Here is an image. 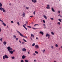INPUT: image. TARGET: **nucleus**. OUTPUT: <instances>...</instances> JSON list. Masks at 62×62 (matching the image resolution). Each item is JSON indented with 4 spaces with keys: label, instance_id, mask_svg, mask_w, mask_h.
Masks as SVG:
<instances>
[{
    "label": "nucleus",
    "instance_id": "nucleus-1",
    "mask_svg": "<svg viewBox=\"0 0 62 62\" xmlns=\"http://www.w3.org/2000/svg\"><path fill=\"white\" fill-rule=\"evenodd\" d=\"M7 49L8 51H9V53L11 54H13V51H12L13 49L12 48H11L10 47L8 46L7 47Z\"/></svg>",
    "mask_w": 62,
    "mask_h": 62
},
{
    "label": "nucleus",
    "instance_id": "nucleus-2",
    "mask_svg": "<svg viewBox=\"0 0 62 62\" xmlns=\"http://www.w3.org/2000/svg\"><path fill=\"white\" fill-rule=\"evenodd\" d=\"M16 31L19 34H20V36H22V37H24V38H26V39H27V37H25V36H23L22 34L19 31H18V30H16Z\"/></svg>",
    "mask_w": 62,
    "mask_h": 62
},
{
    "label": "nucleus",
    "instance_id": "nucleus-3",
    "mask_svg": "<svg viewBox=\"0 0 62 62\" xmlns=\"http://www.w3.org/2000/svg\"><path fill=\"white\" fill-rule=\"evenodd\" d=\"M3 59H5V58H8V55H5L3 56Z\"/></svg>",
    "mask_w": 62,
    "mask_h": 62
},
{
    "label": "nucleus",
    "instance_id": "nucleus-4",
    "mask_svg": "<svg viewBox=\"0 0 62 62\" xmlns=\"http://www.w3.org/2000/svg\"><path fill=\"white\" fill-rule=\"evenodd\" d=\"M50 35L48 33H47L46 34V37H48V39H50Z\"/></svg>",
    "mask_w": 62,
    "mask_h": 62
},
{
    "label": "nucleus",
    "instance_id": "nucleus-5",
    "mask_svg": "<svg viewBox=\"0 0 62 62\" xmlns=\"http://www.w3.org/2000/svg\"><path fill=\"white\" fill-rule=\"evenodd\" d=\"M25 57H26V56H25L24 55H23L22 56V59H24Z\"/></svg>",
    "mask_w": 62,
    "mask_h": 62
},
{
    "label": "nucleus",
    "instance_id": "nucleus-6",
    "mask_svg": "<svg viewBox=\"0 0 62 62\" xmlns=\"http://www.w3.org/2000/svg\"><path fill=\"white\" fill-rule=\"evenodd\" d=\"M35 47L36 49H38L39 48V46L38 45H36L35 46Z\"/></svg>",
    "mask_w": 62,
    "mask_h": 62
},
{
    "label": "nucleus",
    "instance_id": "nucleus-7",
    "mask_svg": "<svg viewBox=\"0 0 62 62\" xmlns=\"http://www.w3.org/2000/svg\"><path fill=\"white\" fill-rule=\"evenodd\" d=\"M39 34H41L42 35H43L44 34V33L42 31H40L39 32Z\"/></svg>",
    "mask_w": 62,
    "mask_h": 62
},
{
    "label": "nucleus",
    "instance_id": "nucleus-8",
    "mask_svg": "<svg viewBox=\"0 0 62 62\" xmlns=\"http://www.w3.org/2000/svg\"><path fill=\"white\" fill-rule=\"evenodd\" d=\"M22 51L23 52H26V50L25 48H23L22 49Z\"/></svg>",
    "mask_w": 62,
    "mask_h": 62
},
{
    "label": "nucleus",
    "instance_id": "nucleus-9",
    "mask_svg": "<svg viewBox=\"0 0 62 62\" xmlns=\"http://www.w3.org/2000/svg\"><path fill=\"white\" fill-rule=\"evenodd\" d=\"M43 26L44 27V29H45V28H46V25H45V24H43Z\"/></svg>",
    "mask_w": 62,
    "mask_h": 62
},
{
    "label": "nucleus",
    "instance_id": "nucleus-10",
    "mask_svg": "<svg viewBox=\"0 0 62 62\" xmlns=\"http://www.w3.org/2000/svg\"><path fill=\"white\" fill-rule=\"evenodd\" d=\"M3 44L4 45H6V44H7V42L6 41H4L3 42Z\"/></svg>",
    "mask_w": 62,
    "mask_h": 62
},
{
    "label": "nucleus",
    "instance_id": "nucleus-11",
    "mask_svg": "<svg viewBox=\"0 0 62 62\" xmlns=\"http://www.w3.org/2000/svg\"><path fill=\"white\" fill-rule=\"evenodd\" d=\"M31 37L32 38H33H33H34L35 37V36H34V35L33 34H31Z\"/></svg>",
    "mask_w": 62,
    "mask_h": 62
},
{
    "label": "nucleus",
    "instance_id": "nucleus-12",
    "mask_svg": "<svg viewBox=\"0 0 62 62\" xmlns=\"http://www.w3.org/2000/svg\"><path fill=\"white\" fill-rule=\"evenodd\" d=\"M23 27L24 28H25V29H26V30H27V28H26V27H25V26H24V25H23Z\"/></svg>",
    "mask_w": 62,
    "mask_h": 62
},
{
    "label": "nucleus",
    "instance_id": "nucleus-13",
    "mask_svg": "<svg viewBox=\"0 0 62 62\" xmlns=\"http://www.w3.org/2000/svg\"><path fill=\"white\" fill-rule=\"evenodd\" d=\"M51 9L52 11H53V12H55V11L54 10V8H52Z\"/></svg>",
    "mask_w": 62,
    "mask_h": 62
},
{
    "label": "nucleus",
    "instance_id": "nucleus-14",
    "mask_svg": "<svg viewBox=\"0 0 62 62\" xmlns=\"http://www.w3.org/2000/svg\"><path fill=\"white\" fill-rule=\"evenodd\" d=\"M2 24H3V25H4V26H6V24H5V23H4V22H3H3H2Z\"/></svg>",
    "mask_w": 62,
    "mask_h": 62
},
{
    "label": "nucleus",
    "instance_id": "nucleus-15",
    "mask_svg": "<svg viewBox=\"0 0 62 62\" xmlns=\"http://www.w3.org/2000/svg\"><path fill=\"white\" fill-rule=\"evenodd\" d=\"M2 6H3L2 4L0 2V8L2 7Z\"/></svg>",
    "mask_w": 62,
    "mask_h": 62
},
{
    "label": "nucleus",
    "instance_id": "nucleus-16",
    "mask_svg": "<svg viewBox=\"0 0 62 62\" xmlns=\"http://www.w3.org/2000/svg\"><path fill=\"white\" fill-rule=\"evenodd\" d=\"M22 15L23 16V17H25V13L24 12H23V14Z\"/></svg>",
    "mask_w": 62,
    "mask_h": 62
},
{
    "label": "nucleus",
    "instance_id": "nucleus-17",
    "mask_svg": "<svg viewBox=\"0 0 62 62\" xmlns=\"http://www.w3.org/2000/svg\"><path fill=\"white\" fill-rule=\"evenodd\" d=\"M2 11L3 12H6V10L5 9H4L3 8V9H2Z\"/></svg>",
    "mask_w": 62,
    "mask_h": 62
},
{
    "label": "nucleus",
    "instance_id": "nucleus-18",
    "mask_svg": "<svg viewBox=\"0 0 62 62\" xmlns=\"http://www.w3.org/2000/svg\"><path fill=\"white\" fill-rule=\"evenodd\" d=\"M13 38H14V39H16V36L15 35H13Z\"/></svg>",
    "mask_w": 62,
    "mask_h": 62
},
{
    "label": "nucleus",
    "instance_id": "nucleus-19",
    "mask_svg": "<svg viewBox=\"0 0 62 62\" xmlns=\"http://www.w3.org/2000/svg\"><path fill=\"white\" fill-rule=\"evenodd\" d=\"M3 8H2V7H0V10H1V11H2V10H3Z\"/></svg>",
    "mask_w": 62,
    "mask_h": 62
},
{
    "label": "nucleus",
    "instance_id": "nucleus-20",
    "mask_svg": "<svg viewBox=\"0 0 62 62\" xmlns=\"http://www.w3.org/2000/svg\"><path fill=\"white\" fill-rule=\"evenodd\" d=\"M43 17H44V18H45V19H47V17H46V16H45V15H44L43 16Z\"/></svg>",
    "mask_w": 62,
    "mask_h": 62
},
{
    "label": "nucleus",
    "instance_id": "nucleus-21",
    "mask_svg": "<svg viewBox=\"0 0 62 62\" xmlns=\"http://www.w3.org/2000/svg\"><path fill=\"white\" fill-rule=\"evenodd\" d=\"M51 34L52 35H54V33L53 32H51Z\"/></svg>",
    "mask_w": 62,
    "mask_h": 62
},
{
    "label": "nucleus",
    "instance_id": "nucleus-22",
    "mask_svg": "<svg viewBox=\"0 0 62 62\" xmlns=\"http://www.w3.org/2000/svg\"><path fill=\"white\" fill-rule=\"evenodd\" d=\"M55 46L56 47H57L58 46V45H57V44H56L55 45Z\"/></svg>",
    "mask_w": 62,
    "mask_h": 62
},
{
    "label": "nucleus",
    "instance_id": "nucleus-23",
    "mask_svg": "<svg viewBox=\"0 0 62 62\" xmlns=\"http://www.w3.org/2000/svg\"><path fill=\"white\" fill-rule=\"evenodd\" d=\"M11 59H15V57L14 56L12 57Z\"/></svg>",
    "mask_w": 62,
    "mask_h": 62
},
{
    "label": "nucleus",
    "instance_id": "nucleus-24",
    "mask_svg": "<svg viewBox=\"0 0 62 62\" xmlns=\"http://www.w3.org/2000/svg\"><path fill=\"white\" fill-rule=\"evenodd\" d=\"M57 24H58V25H60V24H61L59 22H58Z\"/></svg>",
    "mask_w": 62,
    "mask_h": 62
},
{
    "label": "nucleus",
    "instance_id": "nucleus-25",
    "mask_svg": "<svg viewBox=\"0 0 62 62\" xmlns=\"http://www.w3.org/2000/svg\"><path fill=\"white\" fill-rule=\"evenodd\" d=\"M23 41H24V42H27V41H26V40H25L24 39H23Z\"/></svg>",
    "mask_w": 62,
    "mask_h": 62
},
{
    "label": "nucleus",
    "instance_id": "nucleus-26",
    "mask_svg": "<svg viewBox=\"0 0 62 62\" xmlns=\"http://www.w3.org/2000/svg\"><path fill=\"white\" fill-rule=\"evenodd\" d=\"M43 51V53H44V52H45V50L44 49V50H42Z\"/></svg>",
    "mask_w": 62,
    "mask_h": 62
},
{
    "label": "nucleus",
    "instance_id": "nucleus-27",
    "mask_svg": "<svg viewBox=\"0 0 62 62\" xmlns=\"http://www.w3.org/2000/svg\"><path fill=\"white\" fill-rule=\"evenodd\" d=\"M58 20L60 22H62V21H61V19H58Z\"/></svg>",
    "mask_w": 62,
    "mask_h": 62
},
{
    "label": "nucleus",
    "instance_id": "nucleus-28",
    "mask_svg": "<svg viewBox=\"0 0 62 62\" xmlns=\"http://www.w3.org/2000/svg\"><path fill=\"white\" fill-rule=\"evenodd\" d=\"M35 43H34L32 45V46H35Z\"/></svg>",
    "mask_w": 62,
    "mask_h": 62
},
{
    "label": "nucleus",
    "instance_id": "nucleus-29",
    "mask_svg": "<svg viewBox=\"0 0 62 62\" xmlns=\"http://www.w3.org/2000/svg\"><path fill=\"white\" fill-rule=\"evenodd\" d=\"M3 40V39L2 38H1L0 39V40L1 41H2V40Z\"/></svg>",
    "mask_w": 62,
    "mask_h": 62
},
{
    "label": "nucleus",
    "instance_id": "nucleus-30",
    "mask_svg": "<svg viewBox=\"0 0 62 62\" xmlns=\"http://www.w3.org/2000/svg\"><path fill=\"white\" fill-rule=\"evenodd\" d=\"M25 62H28V61L26 60H25Z\"/></svg>",
    "mask_w": 62,
    "mask_h": 62
},
{
    "label": "nucleus",
    "instance_id": "nucleus-31",
    "mask_svg": "<svg viewBox=\"0 0 62 62\" xmlns=\"http://www.w3.org/2000/svg\"><path fill=\"white\" fill-rule=\"evenodd\" d=\"M35 53H36V54H38V52L36 51H35Z\"/></svg>",
    "mask_w": 62,
    "mask_h": 62
},
{
    "label": "nucleus",
    "instance_id": "nucleus-32",
    "mask_svg": "<svg viewBox=\"0 0 62 62\" xmlns=\"http://www.w3.org/2000/svg\"><path fill=\"white\" fill-rule=\"evenodd\" d=\"M46 8H47V9H49V8H50V7H46Z\"/></svg>",
    "mask_w": 62,
    "mask_h": 62
},
{
    "label": "nucleus",
    "instance_id": "nucleus-33",
    "mask_svg": "<svg viewBox=\"0 0 62 62\" xmlns=\"http://www.w3.org/2000/svg\"><path fill=\"white\" fill-rule=\"evenodd\" d=\"M27 27H28L29 28H31V26H27Z\"/></svg>",
    "mask_w": 62,
    "mask_h": 62
},
{
    "label": "nucleus",
    "instance_id": "nucleus-34",
    "mask_svg": "<svg viewBox=\"0 0 62 62\" xmlns=\"http://www.w3.org/2000/svg\"><path fill=\"white\" fill-rule=\"evenodd\" d=\"M51 48H52L53 49H54V47H53V46H51Z\"/></svg>",
    "mask_w": 62,
    "mask_h": 62
},
{
    "label": "nucleus",
    "instance_id": "nucleus-35",
    "mask_svg": "<svg viewBox=\"0 0 62 62\" xmlns=\"http://www.w3.org/2000/svg\"><path fill=\"white\" fill-rule=\"evenodd\" d=\"M17 24H18V25H20V23H19V22H17Z\"/></svg>",
    "mask_w": 62,
    "mask_h": 62
},
{
    "label": "nucleus",
    "instance_id": "nucleus-36",
    "mask_svg": "<svg viewBox=\"0 0 62 62\" xmlns=\"http://www.w3.org/2000/svg\"><path fill=\"white\" fill-rule=\"evenodd\" d=\"M36 2L37 1H36V0H35L33 1V2L34 3H36Z\"/></svg>",
    "mask_w": 62,
    "mask_h": 62
},
{
    "label": "nucleus",
    "instance_id": "nucleus-37",
    "mask_svg": "<svg viewBox=\"0 0 62 62\" xmlns=\"http://www.w3.org/2000/svg\"><path fill=\"white\" fill-rule=\"evenodd\" d=\"M43 23H45V21L44 20H43Z\"/></svg>",
    "mask_w": 62,
    "mask_h": 62
},
{
    "label": "nucleus",
    "instance_id": "nucleus-38",
    "mask_svg": "<svg viewBox=\"0 0 62 62\" xmlns=\"http://www.w3.org/2000/svg\"><path fill=\"white\" fill-rule=\"evenodd\" d=\"M26 8L27 9H28L29 8V7H26Z\"/></svg>",
    "mask_w": 62,
    "mask_h": 62
},
{
    "label": "nucleus",
    "instance_id": "nucleus-39",
    "mask_svg": "<svg viewBox=\"0 0 62 62\" xmlns=\"http://www.w3.org/2000/svg\"><path fill=\"white\" fill-rule=\"evenodd\" d=\"M32 29H38L37 28H33Z\"/></svg>",
    "mask_w": 62,
    "mask_h": 62
},
{
    "label": "nucleus",
    "instance_id": "nucleus-40",
    "mask_svg": "<svg viewBox=\"0 0 62 62\" xmlns=\"http://www.w3.org/2000/svg\"><path fill=\"white\" fill-rule=\"evenodd\" d=\"M36 13V12L34 11L33 12V14H34V15H35V14Z\"/></svg>",
    "mask_w": 62,
    "mask_h": 62
},
{
    "label": "nucleus",
    "instance_id": "nucleus-41",
    "mask_svg": "<svg viewBox=\"0 0 62 62\" xmlns=\"http://www.w3.org/2000/svg\"><path fill=\"white\" fill-rule=\"evenodd\" d=\"M28 23V22L27 21H26V24H27Z\"/></svg>",
    "mask_w": 62,
    "mask_h": 62
},
{
    "label": "nucleus",
    "instance_id": "nucleus-42",
    "mask_svg": "<svg viewBox=\"0 0 62 62\" xmlns=\"http://www.w3.org/2000/svg\"><path fill=\"white\" fill-rule=\"evenodd\" d=\"M21 62H24L23 61V60H22L21 61Z\"/></svg>",
    "mask_w": 62,
    "mask_h": 62
},
{
    "label": "nucleus",
    "instance_id": "nucleus-43",
    "mask_svg": "<svg viewBox=\"0 0 62 62\" xmlns=\"http://www.w3.org/2000/svg\"><path fill=\"white\" fill-rule=\"evenodd\" d=\"M50 19H51V20H54V18H51Z\"/></svg>",
    "mask_w": 62,
    "mask_h": 62
},
{
    "label": "nucleus",
    "instance_id": "nucleus-44",
    "mask_svg": "<svg viewBox=\"0 0 62 62\" xmlns=\"http://www.w3.org/2000/svg\"><path fill=\"white\" fill-rule=\"evenodd\" d=\"M33 54L34 55H36V54H35V53H33Z\"/></svg>",
    "mask_w": 62,
    "mask_h": 62
},
{
    "label": "nucleus",
    "instance_id": "nucleus-45",
    "mask_svg": "<svg viewBox=\"0 0 62 62\" xmlns=\"http://www.w3.org/2000/svg\"><path fill=\"white\" fill-rule=\"evenodd\" d=\"M16 40H18V39L17 38H16Z\"/></svg>",
    "mask_w": 62,
    "mask_h": 62
},
{
    "label": "nucleus",
    "instance_id": "nucleus-46",
    "mask_svg": "<svg viewBox=\"0 0 62 62\" xmlns=\"http://www.w3.org/2000/svg\"><path fill=\"white\" fill-rule=\"evenodd\" d=\"M30 39L31 40H33V39H32V38H31V37H30Z\"/></svg>",
    "mask_w": 62,
    "mask_h": 62
},
{
    "label": "nucleus",
    "instance_id": "nucleus-47",
    "mask_svg": "<svg viewBox=\"0 0 62 62\" xmlns=\"http://www.w3.org/2000/svg\"><path fill=\"white\" fill-rule=\"evenodd\" d=\"M38 25V24H35V25H34V26H36V25Z\"/></svg>",
    "mask_w": 62,
    "mask_h": 62
},
{
    "label": "nucleus",
    "instance_id": "nucleus-48",
    "mask_svg": "<svg viewBox=\"0 0 62 62\" xmlns=\"http://www.w3.org/2000/svg\"><path fill=\"white\" fill-rule=\"evenodd\" d=\"M11 23H14V22H13V21H11Z\"/></svg>",
    "mask_w": 62,
    "mask_h": 62
},
{
    "label": "nucleus",
    "instance_id": "nucleus-49",
    "mask_svg": "<svg viewBox=\"0 0 62 62\" xmlns=\"http://www.w3.org/2000/svg\"><path fill=\"white\" fill-rule=\"evenodd\" d=\"M34 62H36V60H34Z\"/></svg>",
    "mask_w": 62,
    "mask_h": 62
},
{
    "label": "nucleus",
    "instance_id": "nucleus-50",
    "mask_svg": "<svg viewBox=\"0 0 62 62\" xmlns=\"http://www.w3.org/2000/svg\"><path fill=\"white\" fill-rule=\"evenodd\" d=\"M36 39H38V37H36Z\"/></svg>",
    "mask_w": 62,
    "mask_h": 62
},
{
    "label": "nucleus",
    "instance_id": "nucleus-51",
    "mask_svg": "<svg viewBox=\"0 0 62 62\" xmlns=\"http://www.w3.org/2000/svg\"><path fill=\"white\" fill-rule=\"evenodd\" d=\"M0 21H1V22H3V21H2V20H1L0 19Z\"/></svg>",
    "mask_w": 62,
    "mask_h": 62
},
{
    "label": "nucleus",
    "instance_id": "nucleus-52",
    "mask_svg": "<svg viewBox=\"0 0 62 62\" xmlns=\"http://www.w3.org/2000/svg\"><path fill=\"white\" fill-rule=\"evenodd\" d=\"M28 54H30V53H29V52H28Z\"/></svg>",
    "mask_w": 62,
    "mask_h": 62
},
{
    "label": "nucleus",
    "instance_id": "nucleus-53",
    "mask_svg": "<svg viewBox=\"0 0 62 62\" xmlns=\"http://www.w3.org/2000/svg\"><path fill=\"white\" fill-rule=\"evenodd\" d=\"M47 7H49V5H47Z\"/></svg>",
    "mask_w": 62,
    "mask_h": 62
},
{
    "label": "nucleus",
    "instance_id": "nucleus-54",
    "mask_svg": "<svg viewBox=\"0 0 62 62\" xmlns=\"http://www.w3.org/2000/svg\"><path fill=\"white\" fill-rule=\"evenodd\" d=\"M33 16H30V17H33Z\"/></svg>",
    "mask_w": 62,
    "mask_h": 62
},
{
    "label": "nucleus",
    "instance_id": "nucleus-55",
    "mask_svg": "<svg viewBox=\"0 0 62 62\" xmlns=\"http://www.w3.org/2000/svg\"><path fill=\"white\" fill-rule=\"evenodd\" d=\"M32 2H34V0H32Z\"/></svg>",
    "mask_w": 62,
    "mask_h": 62
},
{
    "label": "nucleus",
    "instance_id": "nucleus-56",
    "mask_svg": "<svg viewBox=\"0 0 62 62\" xmlns=\"http://www.w3.org/2000/svg\"><path fill=\"white\" fill-rule=\"evenodd\" d=\"M19 42L20 43H21V41L19 40Z\"/></svg>",
    "mask_w": 62,
    "mask_h": 62
},
{
    "label": "nucleus",
    "instance_id": "nucleus-57",
    "mask_svg": "<svg viewBox=\"0 0 62 62\" xmlns=\"http://www.w3.org/2000/svg\"><path fill=\"white\" fill-rule=\"evenodd\" d=\"M1 28H0V32H1Z\"/></svg>",
    "mask_w": 62,
    "mask_h": 62
},
{
    "label": "nucleus",
    "instance_id": "nucleus-58",
    "mask_svg": "<svg viewBox=\"0 0 62 62\" xmlns=\"http://www.w3.org/2000/svg\"><path fill=\"white\" fill-rule=\"evenodd\" d=\"M24 44V42H22V44Z\"/></svg>",
    "mask_w": 62,
    "mask_h": 62
},
{
    "label": "nucleus",
    "instance_id": "nucleus-59",
    "mask_svg": "<svg viewBox=\"0 0 62 62\" xmlns=\"http://www.w3.org/2000/svg\"><path fill=\"white\" fill-rule=\"evenodd\" d=\"M60 11H58V13H60Z\"/></svg>",
    "mask_w": 62,
    "mask_h": 62
},
{
    "label": "nucleus",
    "instance_id": "nucleus-60",
    "mask_svg": "<svg viewBox=\"0 0 62 62\" xmlns=\"http://www.w3.org/2000/svg\"><path fill=\"white\" fill-rule=\"evenodd\" d=\"M54 62H56V61H54Z\"/></svg>",
    "mask_w": 62,
    "mask_h": 62
},
{
    "label": "nucleus",
    "instance_id": "nucleus-61",
    "mask_svg": "<svg viewBox=\"0 0 62 62\" xmlns=\"http://www.w3.org/2000/svg\"><path fill=\"white\" fill-rule=\"evenodd\" d=\"M24 24L25 25V26L26 25V24Z\"/></svg>",
    "mask_w": 62,
    "mask_h": 62
},
{
    "label": "nucleus",
    "instance_id": "nucleus-62",
    "mask_svg": "<svg viewBox=\"0 0 62 62\" xmlns=\"http://www.w3.org/2000/svg\"><path fill=\"white\" fill-rule=\"evenodd\" d=\"M24 7H25V5H24Z\"/></svg>",
    "mask_w": 62,
    "mask_h": 62
},
{
    "label": "nucleus",
    "instance_id": "nucleus-63",
    "mask_svg": "<svg viewBox=\"0 0 62 62\" xmlns=\"http://www.w3.org/2000/svg\"><path fill=\"white\" fill-rule=\"evenodd\" d=\"M7 27H8V26H7Z\"/></svg>",
    "mask_w": 62,
    "mask_h": 62
},
{
    "label": "nucleus",
    "instance_id": "nucleus-64",
    "mask_svg": "<svg viewBox=\"0 0 62 62\" xmlns=\"http://www.w3.org/2000/svg\"><path fill=\"white\" fill-rule=\"evenodd\" d=\"M60 17H62V16H60Z\"/></svg>",
    "mask_w": 62,
    "mask_h": 62
}]
</instances>
